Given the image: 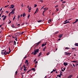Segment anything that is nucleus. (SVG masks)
<instances>
[{"instance_id": "f3484780", "label": "nucleus", "mask_w": 78, "mask_h": 78, "mask_svg": "<svg viewBox=\"0 0 78 78\" xmlns=\"http://www.w3.org/2000/svg\"><path fill=\"white\" fill-rule=\"evenodd\" d=\"M46 46H45L43 49V50L44 51L45 50V49H46Z\"/></svg>"}, {"instance_id": "7ed1b4c3", "label": "nucleus", "mask_w": 78, "mask_h": 78, "mask_svg": "<svg viewBox=\"0 0 78 78\" xmlns=\"http://www.w3.org/2000/svg\"><path fill=\"white\" fill-rule=\"evenodd\" d=\"M63 65L65 66H67V65H68V63H67V62H64L63 63Z\"/></svg>"}, {"instance_id": "4d7b16f0", "label": "nucleus", "mask_w": 78, "mask_h": 78, "mask_svg": "<svg viewBox=\"0 0 78 78\" xmlns=\"http://www.w3.org/2000/svg\"><path fill=\"white\" fill-rule=\"evenodd\" d=\"M62 72H64V70L63 69H62Z\"/></svg>"}, {"instance_id": "4be33fe9", "label": "nucleus", "mask_w": 78, "mask_h": 78, "mask_svg": "<svg viewBox=\"0 0 78 78\" xmlns=\"http://www.w3.org/2000/svg\"><path fill=\"white\" fill-rule=\"evenodd\" d=\"M58 33H59V32L57 31L55 33V34H58Z\"/></svg>"}, {"instance_id": "20e7f679", "label": "nucleus", "mask_w": 78, "mask_h": 78, "mask_svg": "<svg viewBox=\"0 0 78 78\" xmlns=\"http://www.w3.org/2000/svg\"><path fill=\"white\" fill-rule=\"evenodd\" d=\"M11 27L12 28H17L15 26H14V24H12L11 25Z\"/></svg>"}, {"instance_id": "a19ab883", "label": "nucleus", "mask_w": 78, "mask_h": 78, "mask_svg": "<svg viewBox=\"0 0 78 78\" xmlns=\"http://www.w3.org/2000/svg\"><path fill=\"white\" fill-rule=\"evenodd\" d=\"M40 43H41V41H40L39 42H38L37 43V44H40Z\"/></svg>"}, {"instance_id": "680f3d73", "label": "nucleus", "mask_w": 78, "mask_h": 78, "mask_svg": "<svg viewBox=\"0 0 78 78\" xmlns=\"http://www.w3.org/2000/svg\"><path fill=\"white\" fill-rule=\"evenodd\" d=\"M43 9L45 10V9H46V8H43Z\"/></svg>"}, {"instance_id": "412c9836", "label": "nucleus", "mask_w": 78, "mask_h": 78, "mask_svg": "<svg viewBox=\"0 0 78 78\" xmlns=\"http://www.w3.org/2000/svg\"><path fill=\"white\" fill-rule=\"evenodd\" d=\"M62 8H64V4H62Z\"/></svg>"}, {"instance_id": "1a4fd4ad", "label": "nucleus", "mask_w": 78, "mask_h": 78, "mask_svg": "<svg viewBox=\"0 0 78 78\" xmlns=\"http://www.w3.org/2000/svg\"><path fill=\"white\" fill-rule=\"evenodd\" d=\"M47 45V44H46V43H45V44H43L42 45V47H44L45 45Z\"/></svg>"}, {"instance_id": "58836bf2", "label": "nucleus", "mask_w": 78, "mask_h": 78, "mask_svg": "<svg viewBox=\"0 0 78 78\" xmlns=\"http://www.w3.org/2000/svg\"><path fill=\"white\" fill-rule=\"evenodd\" d=\"M36 6H37V5L35 4L34 7H36Z\"/></svg>"}, {"instance_id": "a878e982", "label": "nucleus", "mask_w": 78, "mask_h": 78, "mask_svg": "<svg viewBox=\"0 0 78 78\" xmlns=\"http://www.w3.org/2000/svg\"><path fill=\"white\" fill-rule=\"evenodd\" d=\"M15 17H16V15L14 17L13 19V20H14V19H15Z\"/></svg>"}, {"instance_id": "2eb2a0df", "label": "nucleus", "mask_w": 78, "mask_h": 78, "mask_svg": "<svg viewBox=\"0 0 78 78\" xmlns=\"http://www.w3.org/2000/svg\"><path fill=\"white\" fill-rule=\"evenodd\" d=\"M51 20H48V22L49 23H50L51 22Z\"/></svg>"}, {"instance_id": "9d476101", "label": "nucleus", "mask_w": 78, "mask_h": 78, "mask_svg": "<svg viewBox=\"0 0 78 78\" xmlns=\"http://www.w3.org/2000/svg\"><path fill=\"white\" fill-rule=\"evenodd\" d=\"M10 7H11L12 9L14 8V5H12L10 6Z\"/></svg>"}, {"instance_id": "79ce46f5", "label": "nucleus", "mask_w": 78, "mask_h": 78, "mask_svg": "<svg viewBox=\"0 0 78 78\" xmlns=\"http://www.w3.org/2000/svg\"><path fill=\"white\" fill-rule=\"evenodd\" d=\"M9 53H10V52H6V55L7 54H9Z\"/></svg>"}, {"instance_id": "5701e85b", "label": "nucleus", "mask_w": 78, "mask_h": 78, "mask_svg": "<svg viewBox=\"0 0 78 78\" xmlns=\"http://www.w3.org/2000/svg\"><path fill=\"white\" fill-rule=\"evenodd\" d=\"M41 22H42V20H40L38 21V22L39 23H41Z\"/></svg>"}, {"instance_id": "6e6552de", "label": "nucleus", "mask_w": 78, "mask_h": 78, "mask_svg": "<svg viewBox=\"0 0 78 78\" xmlns=\"http://www.w3.org/2000/svg\"><path fill=\"white\" fill-rule=\"evenodd\" d=\"M15 12L14 11H12V12H10V14H14Z\"/></svg>"}, {"instance_id": "864d4df0", "label": "nucleus", "mask_w": 78, "mask_h": 78, "mask_svg": "<svg viewBox=\"0 0 78 78\" xmlns=\"http://www.w3.org/2000/svg\"><path fill=\"white\" fill-rule=\"evenodd\" d=\"M23 4L22 3V5H21V6H22V7H23Z\"/></svg>"}, {"instance_id": "052dcab7", "label": "nucleus", "mask_w": 78, "mask_h": 78, "mask_svg": "<svg viewBox=\"0 0 78 78\" xmlns=\"http://www.w3.org/2000/svg\"><path fill=\"white\" fill-rule=\"evenodd\" d=\"M44 6H43V7H42V8L41 9H43V8H44Z\"/></svg>"}, {"instance_id": "c756f323", "label": "nucleus", "mask_w": 78, "mask_h": 78, "mask_svg": "<svg viewBox=\"0 0 78 78\" xmlns=\"http://www.w3.org/2000/svg\"><path fill=\"white\" fill-rule=\"evenodd\" d=\"M56 12H57V11H59V9L57 8V9H56Z\"/></svg>"}, {"instance_id": "a211bd4d", "label": "nucleus", "mask_w": 78, "mask_h": 78, "mask_svg": "<svg viewBox=\"0 0 78 78\" xmlns=\"http://www.w3.org/2000/svg\"><path fill=\"white\" fill-rule=\"evenodd\" d=\"M31 70H33L34 72L35 71V68H32L31 69Z\"/></svg>"}, {"instance_id": "0e129e2a", "label": "nucleus", "mask_w": 78, "mask_h": 78, "mask_svg": "<svg viewBox=\"0 0 78 78\" xmlns=\"http://www.w3.org/2000/svg\"><path fill=\"white\" fill-rule=\"evenodd\" d=\"M7 12V13H8V12H8V11H6V12Z\"/></svg>"}, {"instance_id": "f8f14e48", "label": "nucleus", "mask_w": 78, "mask_h": 78, "mask_svg": "<svg viewBox=\"0 0 78 78\" xmlns=\"http://www.w3.org/2000/svg\"><path fill=\"white\" fill-rule=\"evenodd\" d=\"M72 62H75V63H78V61H72Z\"/></svg>"}, {"instance_id": "774afa93", "label": "nucleus", "mask_w": 78, "mask_h": 78, "mask_svg": "<svg viewBox=\"0 0 78 78\" xmlns=\"http://www.w3.org/2000/svg\"><path fill=\"white\" fill-rule=\"evenodd\" d=\"M26 70V68H25V69H24V70L25 71Z\"/></svg>"}, {"instance_id": "e2e57ef3", "label": "nucleus", "mask_w": 78, "mask_h": 78, "mask_svg": "<svg viewBox=\"0 0 78 78\" xmlns=\"http://www.w3.org/2000/svg\"><path fill=\"white\" fill-rule=\"evenodd\" d=\"M11 14V13H9V16H10V15Z\"/></svg>"}, {"instance_id": "0eeeda50", "label": "nucleus", "mask_w": 78, "mask_h": 78, "mask_svg": "<svg viewBox=\"0 0 78 78\" xmlns=\"http://www.w3.org/2000/svg\"><path fill=\"white\" fill-rule=\"evenodd\" d=\"M20 15H18V16L17 17V19H18V21H19V18H20Z\"/></svg>"}, {"instance_id": "c9c22d12", "label": "nucleus", "mask_w": 78, "mask_h": 78, "mask_svg": "<svg viewBox=\"0 0 78 78\" xmlns=\"http://www.w3.org/2000/svg\"><path fill=\"white\" fill-rule=\"evenodd\" d=\"M10 23H11V21H10V22L8 23V24H10Z\"/></svg>"}, {"instance_id": "f257e3e1", "label": "nucleus", "mask_w": 78, "mask_h": 78, "mask_svg": "<svg viewBox=\"0 0 78 78\" xmlns=\"http://www.w3.org/2000/svg\"><path fill=\"white\" fill-rule=\"evenodd\" d=\"M39 49H37L34 51V52H32L31 54H34V55H36V54H37V53H38V52H39Z\"/></svg>"}, {"instance_id": "de8ad7c7", "label": "nucleus", "mask_w": 78, "mask_h": 78, "mask_svg": "<svg viewBox=\"0 0 78 78\" xmlns=\"http://www.w3.org/2000/svg\"><path fill=\"white\" fill-rule=\"evenodd\" d=\"M53 72H55L56 71V70L55 69H53Z\"/></svg>"}, {"instance_id": "13d9d810", "label": "nucleus", "mask_w": 78, "mask_h": 78, "mask_svg": "<svg viewBox=\"0 0 78 78\" xmlns=\"http://www.w3.org/2000/svg\"><path fill=\"white\" fill-rule=\"evenodd\" d=\"M37 62H38L37 61L35 63H36V64H37Z\"/></svg>"}, {"instance_id": "c03bdc74", "label": "nucleus", "mask_w": 78, "mask_h": 78, "mask_svg": "<svg viewBox=\"0 0 78 78\" xmlns=\"http://www.w3.org/2000/svg\"><path fill=\"white\" fill-rule=\"evenodd\" d=\"M15 8H14L13 10H12V11H15Z\"/></svg>"}, {"instance_id": "8fccbe9b", "label": "nucleus", "mask_w": 78, "mask_h": 78, "mask_svg": "<svg viewBox=\"0 0 78 78\" xmlns=\"http://www.w3.org/2000/svg\"><path fill=\"white\" fill-rule=\"evenodd\" d=\"M15 40L16 41H17V38H16L15 39Z\"/></svg>"}, {"instance_id": "473e14b6", "label": "nucleus", "mask_w": 78, "mask_h": 78, "mask_svg": "<svg viewBox=\"0 0 78 78\" xmlns=\"http://www.w3.org/2000/svg\"><path fill=\"white\" fill-rule=\"evenodd\" d=\"M30 14H29L28 16H27V18H28V19H29V18H30Z\"/></svg>"}, {"instance_id": "a18cd8bd", "label": "nucleus", "mask_w": 78, "mask_h": 78, "mask_svg": "<svg viewBox=\"0 0 78 78\" xmlns=\"http://www.w3.org/2000/svg\"><path fill=\"white\" fill-rule=\"evenodd\" d=\"M49 54H50V52H48V53L47 55H48Z\"/></svg>"}, {"instance_id": "5fc2aeb1", "label": "nucleus", "mask_w": 78, "mask_h": 78, "mask_svg": "<svg viewBox=\"0 0 78 78\" xmlns=\"http://www.w3.org/2000/svg\"><path fill=\"white\" fill-rule=\"evenodd\" d=\"M2 8L0 9V11L1 12V11L2 10Z\"/></svg>"}, {"instance_id": "ea45409f", "label": "nucleus", "mask_w": 78, "mask_h": 78, "mask_svg": "<svg viewBox=\"0 0 78 78\" xmlns=\"http://www.w3.org/2000/svg\"><path fill=\"white\" fill-rule=\"evenodd\" d=\"M40 43H41V41H40L39 42H38L37 43V44H40Z\"/></svg>"}, {"instance_id": "cd10ccee", "label": "nucleus", "mask_w": 78, "mask_h": 78, "mask_svg": "<svg viewBox=\"0 0 78 78\" xmlns=\"http://www.w3.org/2000/svg\"><path fill=\"white\" fill-rule=\"evenodd\" d=\"M25 63H28V61L26 60L25 62Z\"/></svg>"}, {"instance_id": "4c0bfd02", "label": "nucleus", "mask_w": 78, "mask_h": 78, "mask_svg": "<svg viewBox=\"0 0 78 78\" xmlns=\"http://www.w3.org/2000/svg\"><path fill=\"white\" fill-rule=\"evenodd\" d=\"M65 49H70V48H69L66 47L65 48Z\"/></svg>"}, {"instance_id": "bb28decb", "label": "nucleus", "mask_w": 78, "mask_h": 78, "mask_svg": "<svg viewBox=\"0 0 78 78\" xmlns=\"http://www.w3.org/2000/svg\"><path fill=\"white\" fill-rule=\"evenodd\" d=\"M78 19H76V20L75 21V22H76H76H78Z\"/></svg>"}, {"instance_id": "e433bc0d", "label": "nucleus", "mask_w": 78, "mask_h": 78, "mask_svg": "<svg viewBox=\"0 0 78 78\" xmlns=\"http://www.w3.org/2000/svg\"><path fill=\"white\" fill-rule=\"evenodd\" d=\"M21 33H20V32H19V33H16V34H21Z\"/></svg>"}, {"instance_id": "37998d69", "label": "nucleus", "mask_w": 78, "mask_h": 78, "mask_svg": "<svg viewBox=\"0 0 78 78\" xmlns=\"http://www.w3.org/2000/svg\"><path fill=\"white\" fill-rule=\"evenodd\" d=\"M15 74H16V75H17V71H16V72Z\"/></svg>"}, {"instance_id": "39448f33", "label": "nucleus", "mask_w": 78, "mask_h": 78, "mask_svg": "<svg viewBox=\"0 0 78 78\" xmlns=\"http://www.w3.org/2000/svg\"><path fill=\"white\" fill-rule=\"evenodd\" d=\"M70 23V22L69 21H66V22H64V23H63V24H67V23Z\"/></svg>"}, {"instance_id": "4468645a", "label": "nucleus", "mask_w": 78, "mask_h": 78, "mask_svg": "<svg viewBox=\"0 0 78 78\" xmlns=\"http://www.w3.org/2000/svg\"><path fill=\"white\" fill-rule=\"evenodd\" d=\"M41 54H42V53L40 52V53L38 55V57L41 56Z\"/></svg>"}, {"instance_id": "f03ea898", "label": "nucleus", "mask_w": 78, "mask_h": 78, "mask_svg": "<svg viewBox=\"0 0 78 78\" xmlns=\"http://www.w3.org/2000/svg\"><path fill=\"white\" fill-rule=\"evenodd\" d=\"M64 54H65L66 55H70V54H71V53H69L67 52H65Z\"/></svg>"}, {"instance_id": "69168bd1", "label": "nucleus", "mask_w": 78, "mask_h": 78, "mask_svg": "<svg viewBox=\"0 0 78 78\" xmlns=\"http://www.w3.org/2000/svg\"><path fill=\"white\" fill-rule=\"evenodd\" d=\"M61 40V38H59L58 40V41H60Z\"/></svg>"}, {"instance_id": "c85d7f7f", "label": "nucleus", "mask_w": 78, "mask_h": 78, "mask_svg": "<svg viewBox=\"0 0 78 78\" xmlns=\"http://www.w3.org/2000/svg\"><path fill=\"white\" fill-rule=\"evenodd\" d=\"M14 45H16V41H14Z\"/></svg>"}, {"instance_id": "2f4dec72", "label": "nucleus", "mask_w": 78, "mask_h": 78, "mask_svg": "<svg viewBox=\"0 0 78 78\" xmlns=\"http://www.w3.org/2000/svg\"><path fill=\"white\" fill-rule=\"evenodd\" d=\"M5 55H6V51H5V52H4Z\"/></svg>"}, {"instance_id": "f704fd0d", "label": "nucleus", "mask_w": 78, "mask_h": 78, "mask_svg": "<svg viewBox=\"0 0 78 78\" xmlns=\"http://www.w3.org/2000/svg\"><path fill=\"white\" fill-rule=\"evenodd\" d=\"M72 49H73V50H75V49H76V48H72Z\"/></svg>"}, {"instance_id": "603ef678", "label": "nucleus", "mask_w": 78, "mask_h": 78, "mask_svg": "<svg viewBox=\"0 0 78 78\" xmlns=\"http://www.w3.org/2000/svg\"><path fill=\"white\" fill-rule=\"evenodd\" d=\"M36 59H35V60H34V62H36Z\"/></svg>"}, {"instance_id": "09e8293b", "label": "nucleus", "mask_w": 78, "mask_h": 78, "mask_svg": "<svg viewBox=\"0 0 78 78\" xmlns=\"http://www.w3.org/2000/svg\"><path fill=\"white\" fill-rule=\"evenodd\" d=\"M62 3H66V2L65 1H64L62 2Z\"/></svg>"}, {"instance_id": "7c9ffc66", "label": "nucleus", "mask_w": 78, "mask_h": 78, "mask_svg": "<svg viewBox=\"0 0 78 78\" xmlns=\"http://www.w3.org/2000/svg\"><path fill=\"white\" fill-rule=\"evenodd\" d=\"M47 11V10L46 9H45L43 12H46V11Z\"/></svg>"}, {"instance_id": "338daca9", "label": "nucleus", "mask_w": 78, "mask_h": 78, "mask_svg": "<svg viewBox=\"0 0 78 78\" xmlns=\"http://www.w3.org/2000/svg\"><path fill=\"white\" fill-rule=\"evenodd\" d=\"M62 72L61 71L60 72V74H62Z\"/></svg>"}, {"instance_id": "b1692460", "label": "nucleus", "mask_w": 78, "mask_h": 78, "mask_svg": "<svg viewBox=\"0 0 78 78\" xmlns=\"http://www.w3.org/2000/svg\"><path fill=\"white\" fill-rule=\"evenodd\" d=\"M38 9L37 8V10L36 11V12H38Z\"/></svg>"}, {"instance_id": "6ab92c4d", "label": "nucleus", "mask_w": 78, "mask_h": 78, "mask_svg": "<svg viewBox=\"0 0 78 78\" xmlns=\"http://www.w3.org/2000/svg\"><path fill=\"white\" fill-rule=\"evenodd\" d=\"M75 46H78V43H76L75 44Z\"/></svg>"}, {"instance_id": "6e6d98bb", "label": "nucleus", "mask_w": 78, "mask_h": 78, "mask_svg": "<svg viewBox=\"0 0 78 78\" xmlns=\"http://www.w3.org/2000/svg\"><path fill=\"white\" fill-rule=\"evenodd\" d=\"M68 20H65V21L64 22H67V21Z\"/></svg>"}, {"instance_id": "aec40b11", "label": "nucleus", "mask_w": 78, "mask_h": 78, "mask_svg": "<svg viewBox=\"0 0 78 78\" xmlns=\"http://www.w3.org/2000/svg\"><path fill=\"white\" fill-rule=\"evenodd\" d=\"M61 75H58L57 76H58V77H59V78H61Z\"/></svg>"}, {"instance_id": "49530a36", "label": "nucleus", "mask_w": 78, "mask_h": 78, "mask_svg": "<svg viewBox=\"0 0 78 78\" xmlns=\"http://www.w3.org/2000/svg\"><path fill=\"white\" fill-rule=\"evenodd\" d=\"M9 53H10L11 52V49H10V48H9Z\"/></svg>"}, {"instance_id": "ddd939ff", "label": "nucleus", "mask_w": 78, "mask_h": 78, "mask_svg": "<svg viewBox=\"0 0 78 78\" xmlns=\"http://www.w3.org/2000/svg\"><path fill=\"white\" fill-rule=\"evenodd\" d=\"M6 16H4V18L3 19V20H5V19H6Z\"/></svg>"}, {"instance_id": "423d86ee", "label": "nucleus", "mask_w": 78, "mask_h": 78, "mask_svg": "<svg viewBox=\"0 0 78 78\" xmlns=\"http://www.w3.org/2000/svg\"><path fill=\"white\" fill-rule=\"evenodd\" d=\"M63 35V34H60L58 36L59 37V38H61V37H62Z\"/></svg>"}, {"instance_id": "dca6fc26", "label": "nucleus", "mask_w": 78, "mask_h": 78, "mask_svg": "<svg viewBox=\"0 0 78 78\" xmlns=\"http://www.w3.org/2000/svg\"><path fill=\"white\" fill-rule=\"evenodd\" d=\"M23 16L24 17L25 16H26V15L25 14V13H24L23 15Z\"/></svg>"}, {"instance_id": "393cba45", "label": "nucleus", "mask_w": 78, "mask_h": 78, "mask_svg": "<svg viewBox=\"0 0 78 78\" xmlns=\"http://www.w3.org/2000/svg\"><path fill=\"white\" fill-rule=\"evenodd\" d=\"M28 9L29 10H31V7H30V8H29Z\"/></svg>"}, {"instance_id": "bf43d9fd", "label": "nucleus", "mask_w": 78, "mask_h": 78, "mask_svg": "<svg viewBox=\"0 0 78 78\" xmlns=\"http://www.w3.org/2000/svg\"><path fill=\"white\" fill-rule=\"evenodd\" d=\"M73 24H74V23H76V22H75L73 23Z\"/></svg>"}, {"instance_id": "3c124183", "label": "nucleus", "mask_w": 78, "mask_h": 78, "mask_svg": "<svg viewBox=\"0 0 78 78\" xmlns=\"http://www.w3.org/2000/svg\"><path fill=\"white\" fill-rule=\"evenodd\" d=\"M27 56H25L24 57V59H25V58H27Z\"/></svg>"}, {"instance_id": "9b49d317", "label": "nucleus", "mask_w": 78, "mask_h": 78, "mask_svg": "<svg viewBox=\"0 0 78 78\" xmlns=\"http://www.w3.org/2000/svg\"><path fill=\"white\" fill-rule=\"evenodd\" d=\"M72 76H73V75H71L68 77V78H71Z\"/></svg>"}, {"instance_id": "72a5a7b5", "label": "nucleus", "mask_w": 78, "mask_h": 78, "mask_svg": "<svg viewBox=\"0 0 78 78\" xmlns=\"http://www.w3.org/2000/svg\"><path fill=\"white\" fill-rule=\"evenodd\" d=\"M1 53H2V54H3V55H5V52H1Z\"/></svg>"}]
</instances>
